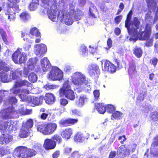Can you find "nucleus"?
Here are the masks:
<instances>
[{
  "label": "nucleus",
  "instance_id": "43",
  "mask_svg": "<svg viewBox=\"0 0 158 158\" xmlns=\"http://www.w3.org/2000/svg\"><path fill=\"white\" fill-rule=\"evenodd\" d=\"M106 110L108 113H112L115 110L114 106L111 105H107L106 106Z\"/></svg>",
  "mask_w": 158,
  "mask_h": 158
},
{
  "label": "nucleus",
  "instance_id": "28",
  "mask_svg": "<svg viewBox=\"0 0 158 158\" xmlns=\"http://www.w3.org/2000/svg\"><path fill=\"white\" fill-rule=\"evenodd\" d=\"M9 68L4 62H0V73L9 72Z\"/></svg>",
  "mask_w": 158,
  "mask_h": 158
},
{
  "label": "nucleus",
  "instance_id": "48",
  "mask_svg": "<svg viewBox=\"0 0 158 158\" xmlns=\"http://www.w3.org/2000/svg\"><path fill=\"white\" fill-rule=\"evenodd\" d=\"M38 6V4L37 2H32L29 5V8L31 10H34L36 9Z\"/></svg>",
  "mask_w": 158,
  "mask_h": 158
},
{
  "label": "nucleus",
  "instance_id": "50",
  "mask_svg": "<svg viewBox=\"0 0 158 158\" xmlns=\"http://www.w3.org/2000/svg\"><path fill=\"white\" fill-rule=\"evenodd\" d=\"M52 139L53 140H56L58 143H60L62 141L61 137L57 135H54L52 137Z\"/></svg>",
  "mask_w": 158,
  "mask_h": 158
},
{
  "label": "nucleus",
  "instance_id": "60",
  "mask_svg": "<svg viewBox=\"0 0 158 158\" xmlns=\"http://www.w3.org/2000/svg\"><path fill=\"white\" fill-rule=\"evenodd\" d=\"M60 102L62 105L64 106L68 104V101L66 99H60Z\"/></svg>",
  "mask_w": 158,
  "mask_h": 158
},
{
  "label": "nucleus",
  "instance_id": "3",
  "mask_svg": "<svg viewBox=\"0 0 158 158\" xmlns=\"http://www.w3.org/2000/svg\"><path fill=\"white\" fill-rule=\"evenodd\" d=\"M59 93L61 97L64 95L67 98L71 100H74L75 96L73 91L71 89L69 81H65L63 87L60 89Z\"/></svg>",
  "mask_w": 158,
  "mask_h": 158
},
{
  "label": "nucleus",
  "instance_id": "57",
  "mask_svg": "<svg viewBox=\"0 0 158 158\" xmlns=\"http://www.w3.org/2000/svg\"><path fill=\"white\" fill-rule=\"evenodd\" d=\"M118 140H120V143L121 144H123V142L126 140L127 138L126 137V136L123 135L122 136H120L118 137Z\"/></svg>",
  "mask_w": 158,
  "mask_h": 158
},
{
  "label": "nucleus",
  "instance_id": "18",
  "mask_svg": "<svg viewBox=\"0 0 158 158\" xmlns=\"http://www.w3.org/2000/svg\"><path fill=\"white\" fill-rule=\"evenodd\" d=\"M28 100H30V103L32 104V106L39 105L42 103L43 99V96H40L39 98L34 97H28L27 98Z\"/></svg>",
  "mask_w": 158,
  "mask_h": 158
},
{
  "label": "nucleus",
  "instance_id": "34",
  "mask_svg": "<svg viewBox=\"0 0 158 158\" xmlns=\"http://www.w3.org/2000/svg\"><path fill=\"white\" fill-rule=\"evenodd\" d=\"M33 121L32 119H29L23 125V127H25L26 128L31 130L30 129L33 125Z\"/></svg>",
  "mask_w": 158,
  "mask_h": 158
},
{
  "label": "nucleus",
  "instance_id": "17",
  "mask_svg": "<svg viewBox=\"0 0 158 158\" xmlns=\"http://www.w3.org/2000/svg\"><path fill=\"white\" fill-rule=\"evenodd\" d=\"M56 142L51 139H46L44 142V147L46 150L54 149L56 146Z\"/></svg>",
  "mask_w": 158,
  "mask_h": 158
},
{
  "label": "nucleus",
  "instance_id": "21",
  "mask_svg": "<svg viewBox=\"0 0 158 158\" xmlns=\"http://www.w3.org/2000/svg\"><path fill=\"white\" fill-rule=\"evenodd\" d=\"M44 100L46 103L48 104H52L55 101L54 95L50 93H48L46 94Z\"/></svg>",
  "mask_w": 158,
  "mask_h": 158
},
{
  "label": "nucleus",
  "instance_id": "29",
  "mask_svg": "<svg viewBox=\"0 0 158 158\" xmlns=\"http://www.w3.org/2000/svg\"><path fill=\"white\" fill-rule=\"evenodd\" d=\"M30 16L28 14L27 12L22 13L20 15V20L24 22H26L30 19Z\"/></svg>",
  "mask_w": 158,
  "mask_h": 158
},
{
  "label": "nucleus",
  "instance_id": "61",
  "mask_svg": "<svg viewBox=\"0 0 158 158\" xmlns=\"http://www.w3.org/2000/svg\"><path fill=\"white\" fill-rule=\"evenodd\" d=\"M152 146H158V136H156L154 139V141L152 145Z\"/></svg>",
  "mask_w": 158,
  "mask_h": 158
},
{
  "label": "nucleus",
  "instance_id": "31",
  "mask_svg": "<svg viewBox=\"0 0 158 158\" xmlns=\"http://www.w3.org/2000/svg\"><path fill=\"white\" fill-rule=\"evenodd\" d=\"M17 101V100L15 97H10L5 102V104L6 105L10 104L12 106L15 104Z\"/></svg>",
  "mask_w": 158,
  "mask_h": 158
},
{
  "label": "nucleus",
  "instance_id": "44",
  "mask_svg": "<svg viewBox=\"0 0 158 158\" xmlns=\"http://www.w3.org/2000/svg\"><path fill=\"white\" fill-rule=\"evenodd\" d=\"M52 0H41L42 3L44 4V5H43L44 8H45V7L49 8L50 7L49 5Z\"/></svg>",
  "mask_w": 158,
  "mask_h": 158
},
{
  "label": "nucleus",
  "instance_id": "41",
  "mask_svg": "<svg viewBox=\"0 0 158 158\" xmlns=\"http://www.w3.org/2000/svg\"><path fill=\"white\" fill-rule=\"evenodd\" d=\"M134 53L137 57L139 58L141 56L142 51L140 48H136L134 50Z\"/></svg>",
  "mask_w": 158,
  "mask_h": 158
},
{
  "label": "nucleus",
  "instance_id": "47",
  "mask_svg": "<svg viewBox=\"0 0 158 158\" xmlns=\"http://www.w3.org/2000/svg\"><path fill=\"white\" fill-rule=\"evenodd\" d=\"M151 118L154 121L157 120L158 119V113L157 112H154L151 114Z\"/></svg>",
  "mask_w": 158,
  "mask_h": 158
},
{
  "label": "nucleus",
  "instance_id": "33",
  "mask_svg": "<svg viewBox=\"0 0 158 158\" xmlns=\"http://www.w3.org/2000/svg\"><path fill=\"white\" fill-rule=\"evenodd\" d=\"M146 1L148 3V7L152 10L153 9V10H155L156 9V4L154 0H146Z\"/></svg>",
  "mask_w": 158,
  "mask_h": 158
},
{
  "label": "nucleus",
  "instance_id": "10",
  "mask_svg": "<svg viewBox=\"0 0 158 158\" xmlns=\"http://www.w3.org/2000/svg\"><path fill=\"white\" fill-rule=\"evenodd\" d=\"M71 80L73 83L76 85H81L85 81V77L84 74L79 72L74 73L71 77Z\"/></svg>",
  "mask_w": 158,
  "mask_h": 158
},
{
  "label": "nucleus",
  "instance_id": "11",
  "mask_svg": "<svg viewBox=\"0 0 158 158\" xmlns=\"http://www.w3.org/2000/svg\"><path fill=\"white\" fill-rule=\"evenodd\" d=\"M17 113L14 108L12 107H9L7 109L2 110L0 113V116H2L5 119L15 118L17 117L16 116Z\"/></svg>",
  "mask_w": 158,
  "mask_h": 158
},
{
  "label": "nucleus",
  "instance_id": "26",
  "mask_svg": "<svg viewBox=\"0 0 158 158\" xmlns=\"http://www.w3.org/2000/svg\"><path fill=\"white\" fill-rule=\"evenodd\" d=\"M87 98L85 95H81L80 96L79 98L76 102V105L78 107L82 106L84 103Z\"/></svg>",
  "mask_w": 158,
  "mask_h": 158
},
{
  "label": "nucleus",
  "instance_id": "7",
  "mask_svg": "<svg viewBox=\"0 0 158 158\" xmlns=\"http://www.w3.org/2000/svg\"><path fill=\"white\" fill-rule=\"evenodd\" d=\"M132 15V11H130L127 15V19L125 21V26L130 31V30L134 27H137L139 25L140 22L139 19L136 17H135L133 20L130 22Z\"/></svg>",
  "mask_w": 158,
  "mask_h": 158
},
{
  "label": "nucleus",
  "instance_id": "23",
  "mask_svg": "<svg viewBox=\"0 0 158 158\" xmlns=\"http://www.w3.org/2000/svg\"><path fill=\"white\" fill-rule=\"evenodd\" d=\"M15 86H18L19 87H21L25 85L29 87L31 85L30 83L25 80H18L15 82Z\"/></svg>",
  "mask_w": 158,
  "mask_h": 158
},
{
  "label": "nucleus",
  "instance_id": "32",
  "mask_svg": "<svg viewBox=\"0 0 158 158\" xmlns=\"http://www.w3.org/2000/svg\"><path fill=\"white\" fill-rule=\"evenodd\" d=\"M153 14L150 10L148 11L146 14L145 16V19L146 22H150L152 21L153 19Z\"/></svg>",
  "mask_w": 158,
  "mask_h": 158
},
{
  "label": "nucleus",
  "instance_id": "13",
  "mask_svg": "<svg viewBox=\"0 0 158 158\" xmlns=\"http://www.w3.org/2000/svg\"><path fill=\"white\" fill-rule=\"evenodd\" d=\"M36 60L35 59H30L29 60L27 63V67L24 68L23 74L24 77H27L28 73L34 69L36 66Z\"/></svg>",
  "mask_w": 158,
  "mask_h": 158
},
{
  "label": "nucleus",
  "instance_id": "22",
  "mask_svg": "<svg viewBox=\"0 0 158 158\" xmlns=\"http://www.w3.org/2000/svg\"><path fill=\"white\" fill-rule=\"evenodd\" d=\"M72 133V129L67 128L62 131L61 133V135L63 138L68 139L70 138Z\"/></svg>",
  "mask_w": 158,
  "mask_h": 158
},
{
  "label": "nucleus",
  "instance_id": "62",
  "mask_svg": "<svg viewBox=\"0 0 158 158\" xmlns=\"http://www.w3.org/2000/svg\"><path fill=\"white\" fill-rule=\"evenodd\" d=\"M59 123L60 124L65 126L67 124H69L68 119L65 120H61L60 121Z\"/></svg>",
  "mask_w": 158,
  "mask_h": 158
},
{
  "label": "nucleus",
  "instance_id": "45",
  "mask_svg": "<svg viewBox=\"0 0 158 158\" xmlns=\"http://www.w3.org/2000/svg\"><path fill=\"white\" fill-rule=\"evenodd\" d=\"M0 33L2 36V39L5 43L6 44H7V40L6 37V34L5 32L3 31V30L2 29H0Z\"/></svg>",
  "mask_w": 158,
  "mask_h": 158
},
{
  "label": "nucleus",
  "instance_id": "38",
  "mask_svg": "<svg viewBox=\"0 0 158 158\" xmlns=\"http://www.w3.org/2000/svg\"><path fill=\"white\" fill-rule=\"evenodd\" d=\"M58 86L55 85L47 84L44 86V88L47 90L54 89L58 88Z\"/></svg>",
  "mask_w": 158,
  "mask_h": 158
},
{
  "label": "nucleus",
  "instance_id": "46",
  "mask_svg": "<svg viewBox=\"0 0 158 158\" xmlns=\"http://www.w3.org/2000/svg\"><path fill=\"white\" fill-rule=\"evenodd\" d=\"M16 3H13V5H11L10 4V7H12L11 8H10V9H11V11H12V10H14V11H15L18 12L19 11V7L18 5L16 4Z\"/></svg>",
  "mask_w": 158,
  "mask_h": 158
},
{
  "label": "nucleus",
  "instance_id": "4",
  "mask_svg": "<svg viewBox=\"0 0 158 158\" xmlns=\"http://www.w3.org/2000/svg\"><path fill=\"white\" fill-rule=\"evenodd\" d=\"M57 125L54 123H49L47 124L39 125L37 127L38 131L45 135L52 134L56 129Z\"/></svg>",
  "mask_w": 158,
  "mask_h": 158
},
{
  "label": "nucleus",
  "instance_id": "16",
  "mask_svg": "<svg viewBox=\"0 0 158 158\" xmlns=\"http://www.w3.org/2000/svg\"><path fill=\"white\" fill-rule=\"evenodd\" d=\"M88 70L90 75L92 77L98 75L99 73L98 67L95 64L89 65L88 67Z\"/></svg>",
  "mask_w": 158,
  "mask_h": 158
},
{
  "label": "nucleus",
  "instance_id": "42",
  "mask_svg": "<svg viewBox=\"0 0 158 158\" xmlns=\"http://www.w3.org/2000/svg\"><path fill=\"white\" fill-rule=\"evenodd\" d=\"M18 86H15V84L13 88L10 89L11 92L13 94H17L21 92V89L19 88Z\"/></svg>",
  "mask_w": 158,
  "mask_h": 158
},
{
  "label": "nucleus",
  "instance_id": "35",
  "mask_svg": "<svg viewBox=\"0 0 158 158\" xmlns=\"http://www.w3.org/2000/svg\"><path fill=\"white\" fill-rule=\"evenodd\" d=\"M28 79L32 83H34L37 81V77L36 75L34 73H31L29 76Z\"/></svg>",
  "mask_w": 158,
  "mask_h": 158
},
{
  "label": "nucleus",
  "instance_id": "54",
  "mask_svg": "<svg viewBox=\"0 0 158 158\" xmlns=\"http://www.w3.org/2000/svg\"><path fill=\"white\" fill-rule=\"evenodd\" d=\"M94 98L95 99L97 100L99 97V92L98 90H95L93 92Z\"/></svg>",
  "mask_w": 158,
  "mask_h": 158
},
{
  "label": "nucleus",
  "instance_id": "52",
  "mask_svg": "<svg viewBox=\"0 0 158 158\" xmlns=\"http://www.w3.org/2000/svg\"><path fill=\"white\" fill-rule=\"evenodd\" d=\"M15 12L11 11V12L9 16H8V19H9L10 21L14 20L15 19Z\"/></svg>",
  "mask_w": 158,
  "mask_h": 158
},
{
  "label": "nucleus",
  "instance_id": "64",
  "mask_svg": "<svg viewBox=\"0 0 158 158\" xmlns=\"http://www.w3.org/2000/svg\"><path fill=\"white\" fill-rule=\"evenodd\" d=\"M19 95V98L21 99V100L23 101H25L27 98V96L23 94H21Z\"/></svg>",
  "mask_w": 158,
  "mask_h": 158
},
{
  "label": "nucleus",
  "instance_id": "20",
  "mask_svg": "<svg viewBox=\"0 0 158 158\" xmlns=\"http://www.w3.org/2000/svg\"><path fill=\"white\" fill-rule=\"evenodd\" d=\"M12 139V136L9 135L2 134L0 137V143L2 144H7L11 141Z\"/></svg>",
  "mask_w": 158,
  "mask_h": 158
},
{
  "label": "nucleus",
  "instance_id": "49",
  "mask_svg": "<svg viewBox=\"0 0 158 158\" xmlns=\"http://www.w3.org/2000/svg\"><path fill=\"white\" fill-rule=\"evenodd\" d=\"M11 12V9H10V8L8 9L7 10L4 11L3 15L4 17L6 19H7L8 16H9Z\"/></svg>",
  "mask_w": 158,
  "mask_h": 158
},
{
  "label": "nucleus",
  "instance_id": "56",
  "mask_svg": "<svg viewBox=\"0 0 158 158\" xmlns=\"http://www.w3.org/2000/svg\"><path fill=\"white\" fill-rule=\"evenodd\" d=\"M78 121V119H76L68 118V122L69 124H74L76 123Z\"/></svg>",
  "mask_w": 158,
  "mask_h": 158
},
{
  "label": "nucleus",
  "instance_id": "39",
  "mask_svg": "<svg viewBox=\"0 0 158 158\" xmlns=\"http://www.w3.org/2000/svg\"><path fill=\"white\" fill-rule=\"evenodd\" d=\"M127 149L125 146L124 145L120 146L117 151V152L119 154L121 153L123 155H125L126 154Z\"/></svg>",
  "mask_w": 158,
  "mask_h": 158
},
{
  "label": "nucleus",
  "instance_id": "30",
  "mask_svg": "<svg viewBox=\"0 0 158 158\" xmlns=\"http://www.w3.org/2000/svg\"><path fill=\"white\" fill-rule=\"evenodd\" d=\"M89 12L90 15L94 18L96 17V15L98 13L97 9L93 5H91L89 8Z\"/></svg>",
  "mask_w": 158,
  "mask_h": 158
},
{
  "label": "nucleus",
  "instance_id": "14",
  "mask_svg": "<svg viewBox=\"0 0 158 158\" xmlns=\"http://www.w3.org/2000/svg\"><path fill=\"white\" fill-rule=\"evenodd\" d=\"M102 65V61H101ZM102 69L104 71H107L110 73L115 72L116 70V68L114 65L109 61L106 60L104 63V66H102Z\"/></svg>",
  "mask_w": 158,
  "mask_h": 158
},
{
  "label": "nucleus",
  "instance_id": "40",
  "mask_svg": "<svg viewBox=\"0 0 158 158\" xmlns=\"http://www.w3.org/2000/svg\"><path fill=\"white\" fill-rule=\"evenodd\" d=\"M123 114L118 111H116L112 114V117H111V119L114 120V118H120V117L122 116Z\"/></svg>",
  "mask_w": 158,
  "mask_h": 158
},
{
  "label": "nucleus",
  "instance_id": "37",
  "mask_svg": "<svg viewBox=\"0 0 158 158\" xmlns=\"http://www.w3.org/2000/svg\"><path fill=\"white\" fill-rule=\"evenodd\" d=\"M30 33L33 35H35L37 37H39L40 36V33L39 31L35 27H34L31 28L30 31Z\"/></svg>",
  "mask_w": 158,
  "mask_h": 158
},
{
  "label": "nucleus",
  "instance_id": "25",
  "mask_svg": "<svg viewBox=\"0 0 158 158\" xmlns=\"http://www.w3.org/2000/svg\"><path fill=\"white\" fill-rule=\"evenodd\" d=\"M25 127H22L20 132L19 134V136L21 138L26 137L29 135L30 130L26 128Z\"/></svg>",
  "mask_w": 158,
  "mask_h": 158
},
{
  "label": "nucleus",
  "instance_id": "1",
  "mask_svg": "<svg viewBox=\"0 0 158 158\" xmlns=\"http://www.w3.org/2000/svg\"><path fill=\"white\" fill-rule=\"evenodd\" d=\"M139 26L137 27H134L130 30V31H128L129 34L133 35L135 38V41L138 39L141 40H147L149 38L151 33V24H147L145 28L144 31L140 32V29Z\"/></svg>",
  "mask_w": 158,
  "mask_h": 158
},
{
  "label": "nucleus",
  "instance_id": "24",
  "mask_svg": "<svg viewBox=\"0 0 158 158\" xmlns=\"http://www.w3.org/2000/svg\"><path fill=\"white\" fill-rule=\"evenodd\" d=\"M95 106L97 111L101 114H104L106 110V106L103 104H96Z\"/></svg>",
  "mask_w": 158,
  "mask_h": 158
},
{
  "label": "nucleus",
  "instance_id": "19",
  "mask_svg": "<svg viewBox=\"0 0 158 158\" xmlns=\"http://www.w3.org/2000/svg\"><path fill=\"white\" fill-rule=\"evenodd\" d=\"M40 61L42 68L44 72L47 71L50 69L51 64L47 58H44Z\"/></svg>",
  "mask_w": 158,
  "mask_h": 158
},
{
  "label": "nucleus",
  "instance_id": "36",
  "mask_svg": "<svg viewBox=\"0 0 158 158\" xmlns=\"http://www.w3.org/2000/svg\"><path fill=\"white\" fill-rule=\"evenodd\" d=\"M83 135L81 133H77L74 137V140L76 142H81L83 140Z\"/></svg>",
  "mask_w": 158,
  "mask_h": 158
},
{
  "label": "nucleus",
  "instance_id": "51",
  "mask_svg": "<svg viewBox=\"0 0 158 158\" xmlns=\"http://www.w3.org/2000/svg\"><path fill=\"white\" fill-rule=\"evenodd\" d=\"M6 123H5V122H4L0 125V130H1V132L2 131L4 133L5 131H6L7 129V126H6Z\"/></svg>",
  "mask_w": 158,
  "mask_h": 158
},
{
  "label": "nucleus",
  "instance_id": "63",
  "mask_svg": "<svg viewBox=\"0 0 158 158\" xmlns=\"http://www.w3.org/2000/svg\"><path fill=\"white\" fill-rule=\"evenodd\" d=\"M5 123H6V126H7V129L11 127L13 123V122L11 120H8L7 122H5Z\"/></svg>",
  "mask_w": 158,
  "mask_h": 158
},
{
  "label": "nucleus",
  "instance_id": "6",
  "mask_svg": "<svg viewBox=\"0 0 158 158\" xmlns=\"http://www.w3.org/2000/svg\"><path fill=\"white\" fill-rule=\"evenodd\" d=\"M27 56L25 53L22 52L21 49H18L13 54L12 58L15 63L20 64L25 62L27 59Z\"/></svg>",
  "mask_w": 158,
  "mask_h": 158
},
{
  "label": "nucleus",
  "instance_id": "53",
  "mask_svg": "<svg viewBox=\"0 0 158 158\" xmlns=\"http://www.w3.org/2000/svg\"><path fill=\"white\" fill-rule=\"evenodd\" d=\"M79 156V155L78 152L75 151L72 154L71 157H69V158H71L72 157L78 158Z\"/></svg>",
  "mask_w": 158,
  "mask_h": 158
},
{
  "label": "nucleus",
  "instance_id": "58",
  "mask_svg": "<svg viewBox=\"0 0 158 158\" xmlns=\"http://www.w3.org/2000/svg\"><path fill=\"white\" fill-rule=\"evenodd\" d=\"M71 114L74 115H80L81 114L80 112L76 109L72 110H71Z\"/></svg>",
  "mask_w": 158,
  "mask_h": 158
},
{
  "label": "nucleus",
  "instance_id": "8",
  "mask_svg": "<svg viewBox=\"0 0 158 158\" xmlns=\"http://www.w3.org/2000/svg\"><path fill=\"white\" fill-rule=\"evenodd\" d=\"M73 15L66 11H61L59 12L57 18L61 22H64L68 25H71L73 22Z\"/></svg>",
  "mask_w": 158,
  "mask_h": 158
},
{
  "label": "nucleus",
  "instance_id": "2",
  "mask_svg": "<svg viewBox=\"0 0 158 158\" xmlns=\"http://www.w3.org/2000/svg\"><path fill=\"white\" fill-rule=\"evenodd\" d=\"M36 152L32 149H27L26 147L19 146L15 150L13 156L15 157L27 158L35 156Z\"/></svg>",
  "mask_w": 158,
  "mask_h": 158
},
{
  "label": "nucleus",
  "instance_id": "9",
  "mask_svg": "<svg viewBox=\"0 0 158 158\" xmlns=\"http://www.w3.org/2000/svg\"><path fill=\"white\" fill-rule=\"evenodd\" d=\"M63 77V73L62 71L58 68L54 67L52 68L50 72L48 78L53 81L60 80Z\"/></svg>",
  "mask_w": 158,
  "mask_h": 158
},
{
  "label": "nucleus",
  "instance_id": "5",
  "mask_svg": "<svg viewBox=\"0 0 158 158\" xmlns=\"http://www.w3.org/2000/svg\"><path fill=\"white\" fill-rule=\"evenodd\" d=\"M16 73L21 75L22 72L19 70H17L16 72L11 71L10 73L8 72L0 73V77L1 81L3 82H10L12 79H14L17 77L18 75H17Z\"/></svg>",
  "mask_w": 158,
  "mask_h": 158
},
{
  "label": "nucleus",
  "instance_id": "55",
  "mask_svg": "<svg viewBox=\"0 0 158 158\" xmlns=\"http://www.w3.org/2000/svg\"><path fill=\"white\" fill-rule=\"evenodd\" d=\"M49 113L48 112L46 113H43L40 115V118L43 120H45L46 119Z\"/></svg>",
  "mask_w": 158,
  "mask_h": 158
},
{
  "label": "nucleus",
  "instance_id": "27",
  "mask_svg": "<svg viewBox=\"0 0 158 158\" xmlns=\"http://www.w3.org/2000/svg\"><path fill=\"white\" fill-rule=\"evenodd\" d=\"M128 71L131 74H135L136 72L135 63L134 62L132 61L130 63Z\"/></svg>",
  "mask_w": 158,
  "mask_h": 158
},
{
  "label": "nucleus",
  "instance_id": "59",
  "mask_svg": "<svg viewBox=\"0 0 158 158\" xmlns=\"http://www.w3.org/2000/svg\"><path fill=\"white\" fill-rule=\"evenodd\" d=\"M122 18V15L116 16L114 19L115 23L118 24L121 21Z\"/></svg>",
  "mask_w": 158,
  "mask_h": 158
},
{
  "label": "nucleus",
  "instance_id": "12",
  "mask_svg": "<svg viewBox=\"0 0 158 158\" xmlns=\"http://www.w3.org/2000/svg\"><path fill=\"white\" fill-rule=\"evenodd\" d=\"M50 10L49 8H46L42 9L43 13L44 14L47 13L49 18L52 21H56V8L55 5H52L50 7Z\"/></svg>",
  "mask_w": 158,
  "mask_h": 158
},
{
  "label": "nucleus",
  "instance_id": "15",
  "mask_svg": "<svg viewBox=\"0 0 158 158\" xmlns=\"http://www.w3.org/2000/svg\"><path fill=\"white\" fill-rule=\"evenodd\" d=\"M35 51L37 55L40 56L44 54L47 52V48L44 44H36L35 47Z\"/></svg>",
  "mask_w": 158,
  "mask_h": 158
}]
</instances>
